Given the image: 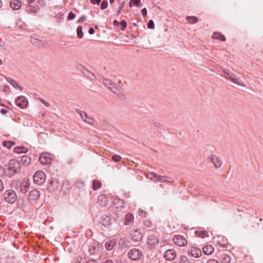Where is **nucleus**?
<instances>
[{"label":"nucleus","instance_id":"nucleus-42","mask_svg":"<svg viewBox=\"0 0 263 263\" xmlns=\"http://www.w3.org/2000/svg\"><path fill=\"white\" fill-rule=\"evenodd\" d=\"M108 6V2L106 0H104L101 5V9L104 10L106 9Z\"/></svg>","mask_w":263,"mask_h":263},{"label":"nucleus","instance_id":"nucleus-21","mask_svg":"<svg viewBox=\"0 0 263 263\" xmlns=\"http://www.w3.org/2000/svg\"><path fill=\"white\" fill-rule=\"evenodd\" d=\"M134 221V216L132 213H127L125 217L124 224L125 226H129Z\"/></svg>","mask_w":263,"mask_h":263},{"label":"nucleus","instance_id":"nucleus-39","mask_svg":"<svg viewBox=\"0 0 263 263\" xmlns=\"http://www.w3.org/2000/svg\"><path fill=\"white\" fill-rule=\"evenodd\" d=\"M77 32L78 37L79 39H81L83 36L82 26H79L78 27L77 30Z\"/></svg>","mask_w":263,"mask_h":263},{"label":"nucleus","instance_id":"nucleus-10","mask_svg":"<svg viewBox=\"0 0 263 263\" xmlns=\"http://www.w3.org/2000/svg\"><path fill=\"white\" fill-rule=\"evenodd\" d=\"M99 221L102 225L106 227L111 224L112 219L109 214L104 213L101 215Z\"/></svg>","mask_w":263,"mask_h":263},{"label":"nucleus","instance_id":"nucleus-44","mask_svg":"<svg viewBox=\"0 0 263 263\" xmlns=\"http://www.w3.org/2000/svg\"><path fill=\"white\" fill-rule=\"evenodd\" d=\"M121 159V157L118 155H115L112 157V160L115 162H118Z\"/></svg>","mask_w":263,"mask_h":263},{"label":"nucleus","instance_id":"nucleus-19","mask_svg":"<svg viewBox=\"0 0 263 263\" xmlns=\"http://www.w3.org/2000/svg\"><path fill=\"white\" fill-rule=\"evenodd\" d=\"M113 203L115 208L117 209H122L124 208L125 206V203L124 201L120 198L115 199Z\"/></svg>","mask_w":263,"mask_h":263},{"label":"nucleus","instance_id":"nucleus-25","mask_svg":"<svg viewBox=\"0 0 263 263\" xmlns=\"http://www.w3.org/2000/svg\"><path fill=\"white\" fill-rule=\"evenodd\" d=\"M212 38L213 39L220 40L221 41H225L226 38L223 35L219 32H215L213 33L212 35Z\"/></svg>","mask_w":263,"mask_h":263},{"label":"nucleus","instance_id":"nucleus-38","mask_svg":"<svg viewBox=\"0 0 263 263\" xmlns=\"http://www.w3.org/2000/svg\"><path fill=\"white\" fill-rule=\"evenodd\" d=\"M101 186V183L98 181V180H95L93 181V189L94 190H98V189L100 188Z\"/></svg>","mask_w":263,"mask_h":263},{"label":"nucleus","instance_id":"nucleus-51","mask_svg":"<svg viewBox=\"0 0 263 263\" xmlns=\"http://www.w3.org/2000/svg\"><path fill=\"white\" fill-rule=\"evenodd\" d=\"M101 1V0H90V2L92 4H97L98 5H99Z\"/></svg>","mask_w":263,"mask_h":263},{"label":"nucleus","instance_id":"nucleus-55","mask_svg":"<svg viewBox=\"0 0 263 263\" xmlns=\"http://www.w3.org/2000/svg\"><path fill=\"white\" fill-rule=\"evenodd\" d=\"M88 32L90 34H92L94 33L95 32V30H94V29L93 28H90L89 30H88Z\"/></svg>","mask_w":263,"mask_h":263},{"label":"nucleus","instance_id":"nucleus-53","mask_svg":"<svg viewBox=\"0 0 263 263\" xmlns=\"http://www.w3.org/2000/svg\"><path fill=\"white\" fill-rule=\"evenodd\" d=\"M141 3V0H134L133 4L135 5L138 6Z\"/></svg>","mask_w":263,"mask_h":263},{"label":"nucleus","instance_id":"nucleus-22","mask_svg":"<svg viewBox=\"0 0 263 263\" xmlns=\"http://www.w3.org/2000/svg\"><path fill=\"white\" fill-rule=\"evenodd\" d=\"M107 197L105 195H101L98 197V203L101 206H105L108 203Z\"/></svg>","mask_w":263,"mask_h":263},{"label":"nucleus","instance_id":"nucleus-35","mask_svg":"<svg viewBox=\"0 0 263 263\" xmlns=\"http://www.w3.org/2000/svg\"><path fill=\"white\" fill-rule=\"evenodd\" d=\"M14 145V143L10 141H4L3 142V145L4 147H7L8 149H10L12 147V146Z\"/></svg>","mask_w":263,"mask_h":263},{"label":"nucleus","instance_id":"nucleus-46","mask_svg":"<svg viewBox=\"0 0 263 263\" xmlns=\"http://www.w3.org/2000/svg\"><path fill=\"white\" fill-rule=\"evenodd\" d=\"M124 5H125V2H122L121 4V5L119 7V9L117 12V15H118L120 13V11H121L122 9L123 8V7L124 6Z\"/></svg>","mask_w":263,"mask_h":263},{"label":"nucleus","instance_id":"nucleus-1","mask_svg":"<svg viewBox=\"0 0 263 263\" xmlns=\"http://www.w3.org/2000/svg\"><path fill=\"white\" fill-rule=\"evenodd\" d=\"M21 166L20 162L15 159L11 160L8 164V168H5L0 167V173L4 174L6 176L11 177L20 172Z\"/></svg>","mask_w":263,"mask_h":263},{"label":"nucleus","instance_id":"nucleus-48","mask_svg":"<svg viewBox=\"0 0 263 263\" xmlns=\"http://www.w3.org/2000/svg\"><path fill=\"white\" fill-rule=\"evenodd\" d=\"M75 17V14L72 12H70L68 16V20H73Z\"/></svg>","mask_w":263,"mask_h":263},{"label":"nucleus","instance_id":"nucleus-28","mask_svg":"<svg viewBox=\"0 0 263 263\" xmlns=\"http://www.w3.org/2000/svg\"><path fill=\"white\" fill-rule=\"evenodd\" d=\"M180 263H193L192 259L185 255H181L180 257Z\"/></svg>","mask_w":263,"mask_h":263},{"label":"nucleus","instance_id":"nucleus-15","mask_svg":"<svg viewBox=\"0 0 263 263\" xmlns=\"http://www.w3.org/2000/svg\"><path fill=\"white\" fill-rule=\"evenodd\" d=\"M164 257L167 260H174L176 257V251L174 249L167 250L165 252Z\"/></svg>","mask_w":263,"mask_h":263},{"label":"nucleus","instance_id":"nucleus-33","mask_svg":"<svg viewBox=\"0 0 263 263\" xmlns=\"http://www.w3.org/2000/svg\"><path fill=\"white\" fill-rule=\"evenodd\" d=\"M186 20L188 21V22L190 23V24H195L196 22H197L198 21V18L196 16H187L186 17Z\"/></svg>","mask_w":263,"mask_h":263},{"label":"nucleus","instance_id":"nucleus-60","mask_svg":"<svg viewBox=\"0 0 263 263\" xmlns=\"http://www.w3.org/2000/svg\"><path fill=\"white\" fill-rule=\"evenodd\" d=\"M133 1L134 0H130L129 2V6L130 7H133Z\"/></svg>","mask_w":263,"mask_h":263},{"label":"nucleus","instance_id":"nucleus-12","mask_svg":"<svg viewBox=\"0 0 263 263\" xmlns=\"http://www.w3.org/2000/svg\"><path fill=\"white\" fill-rule=\"evenodd\" d=\"M173 241L175 245L183 247L187 244V241L185 238L180 235H176L173 238Z\"/></svg>","mask_w":263,"mask_h":263},{"label":"nucleus","instance_id":"nucleus-50","mask_svg":"<svg viewBox=\"0 0 263 263\" xmlns=\"http://www.w3.org/2000/svg\"><path fill=\"white\" fill-rule=\"evenodd\" d=\"M86 19V16H85V15H83V16H82L79 19V20L78 21V23H81L83 21H85Z\"/></svg>","mask_w":263,"mask_h":263},{"label":"nucleus","instance_id":"nucleus-23","mask_svg":"<svg viewBox=\"0 0 263 263\" xmlns=\"http://www.w3.org/2000/svg\"><path fill=\"white\" fill-rule=\"evenodd\" d=\"M214 251L213 247L211 245H206L203 247V253L207 255L212 254Z\"/></svg>","mask_w":263,"mask_h":263},{"label":"nucleus","instance_id":"nucleus-45","mask_svg":"<svg viewBox=\"0 0 263 263\" xmlns=\"http://www.w3.org/2000/svg\"><path fill=\"white\" fill-rule=\"evenodd\" d=\"M155 27V24L154 22L152 20H150L147 23V27L150 29H154Z\"/></svg>","mask_w":263,"mask_h":263},{"label":"nucleus","instance_id":"nucleus-62","mask_svg":"<svg viewBox=\"0 0 263 263\" xmlns=\"http://www.w3.org/2000/svg\"><path fill=\"white\" fill-rule=\"evenodd\" d=\"M114 1H115V0H110L109 2H110V3L112 4L114 2Z\"/></svg>","mask_w":263,"mask_h":263},{"label":"nucleus","instance_id":"nucleus-30","mask_svg":"<svg viewBox=\"0 0 263 263\" xmlns=\"http://www.w3.org/2000/svg\"><path fill=\"white\" fill-rule=\"evenodd\" d=\"M30 41L33 44L37 47H41L43 45V44L42 43V42L34 37H31Z\"/></svg>","mask_w":263,"mask_h":263},{"label":"nucleus","instance_id":"nucleus-29","mask_svg":"<svg viewBox=\"0 0 263 263\" xmlns=\"http://www.w3.org/2000/svg\"><path fill=\"white\" fill-rule=\"evenodd\" d=\"M159 176V175L157 174L156 173L150 172V173H147V177L148 178H149L152 180H153V179H154L155 180H154V181H157V180L158 179Z\"/></svg>","mask_w":263,"mask_h":263},{"label":"nucleus","instance_id":"nucleus-63","mask_svg":"<svg viewBox=\"0 0 263 263\" xmlns=\"http://www.w3.org/2000/svg\"><path fill=\"white\" fill-rule=\"evenodd\" d=\"M3 64L2 60L0 59V65H2Z\"/></svg>","mask_w":263,"mask_h":263},{"label":"nucleus","instance_id":"nucleus-36","mask_svg":"<svg viewBox=\"0 0 263 263\" xmlns=\"http://www.w3.org/2000/svg\"><path fill=\"white\" fill-rule=\"evenodd\" d=\"M169 178L165 176H159V177L158 178V179L157 180V181L160 182H163L165 181H170L169 180Z\"/></svg>","mask_w":263,"mask_h":263},{"label":"nucleus","instance_id":"nucleus-26","mask_svg":"<svg viewBox=\"0 0 263 263\" xmlns=\"http://www.w3.org/2000/svg\"><path fill=\"white\" fill-rule=\"evenodd\" d=\"M31 158L26 155H24L21 157V162L25 165H29L31 163Z\"/></svg>","mask_w":263,"mask_h":263},{"label":"nucleus","instance_id":"nucleus-16","mask_svg":"<svg viewBox=\"0 0 263 263\" xmlns=\"http://www.w3.org/2000/svg\"><path fill=\"white\" fill-rule=\"evenodd\" d=\"M192 256L195 258H198L202 255V252L199 248L196 247H192L189 251Z\"/></svg>","mask_w":263,"mask_h":263},{"label":"nucleus","instance_id":"nucleus-54","mask_svg":"<svg viewBox=\"0 0 263 263\" xmlns=\"http://www.w3.org/2000/svg\"><path fill=\"white\" fill-rule=\"evenodd\" d=\"M141 13L143 16H145L147 14V10L146 8H143L141 10Z\"/></svg>","mask_w":263,"mask_h":263},{"label":"nucleus","instance_id":"nucleus-9","mask_svg":"<svg viewBox=\"0 0 263 263\" xmlns=\"http://www.w3.org/2000/svg\"><path fill=\"white\" fill-rule=\"evenodd\" d=\"M208 160H209L214 166L215 168L218 169L221 166L222 161L218 157L214 155H212L208 157Z\"/></svg>","mask_w":263,"mask_h":263},{"label":"nucleus","instance_id":"nucleus-4","mask_svg":"<svg viewBox=\"0 0 263 263\" xmlns=\"http://www.w3.org/2000/svg\"><path fill=\"white\" fill-rule=\"evenodd\" d=\"M45 174L42 171L36 172L33 176V181L39 185H42L45 181Z\"/></svg>","mask_w":263,"mask_h":263},{"label":"nucleus","instance_id":"nucleus-61","mask_svg":"<svg viewBox=\"0 0 263 263\" xmlns=\"http://www.w3.org/2000/svg\"><path fill=\"white\" fill-rule=\"evenodd\" d=\"M118 84H119V86H120V84L122 85V83H121V80H119L118 81Z\"/></svg>","mask_w":263,"mask_h":263},{"label":"nucleus","instance_id":"nucleus-3","mask_svg":"<svg viewBox=\"0 0 263 263\" xmlns=\"http://www.w3.org/2000/svg\"><path fill=\"white\" fill-rule=\"evenodd\" d=\"M3 196L5 201L10 203H14L17 199L15 192L12 190H8L5 191Z\"/></svg>","mask_w":263,"mask_h":263},{"label":"nucleus","instance_id":"nucleus-24","mask_svg":"<svg viewBox=\"0 0 263 263\" xmlns=\"http://www.w3.org/2000/svg\"><path fill=\"white\" fill-rule=\"evenodd\" d=\"M221 263H230L231 260L230 256L226 254H222L219 257Z\"/></svg>","mask_w":263,"mask_h":263},{"label":"nucleus","instance_id":"nucleus-20","mask_svg":"<svg viewBox=\"0 0 263 263\" xmlns=\"http://www.w3.org/2000/svg\"><path fill=\"white\" fill-rule=\"evenodd\" d=\"M10 6L13 10H18L21 8L22 6L21 0H11L10 3Z\"/></svg>","mask_w":263,"mask_h":263},{"label":"nucleus","instance_id":"nucleus-43","mask_svg":"<svg viewBox=\"0 0 263 263\" xmlns=\"http://www.w3.org/2000/svg\"><path fill=\"white\" fill-rule=\"evenodd\" d=\"M146 213L143 210L139 209L138 210V215L139 216L141 217H145Z\"/></svg>","mask_w":263,"mask_h":263},{"label":"nucleus","instance_id":"nucleus-2","mask_svg":"<svg viewBox=\"0 0 263 263\" xmlns=\"http://www.w3.org/2000/svg\"><path fill=\"white\" fill-rule=\"evenodd\" d=\"M223 72L226 74V79L230 80L232 83L238 86H246L245 83L229 70L225 69L223 70Z\"/></svg>","mask_w":263,"mask_h":263},{"label":"nucleus","instance_id":"nucleus-58","mask_svg":"<svg viewBox=\"0 0 263 263\" xmlns=\"http://www.w3.org/2000/svg\"><path fill=\"white\" fill-rule=\"evenodd\" d=\"M113 24L114 25L119 27V22L117 21V20H115L113 22Z\"/></svg>","mask_w":263,"mask_h":263},{"label":"nucleus","instance_id":"nucleus-11","mask_svg":"<svg viewBox=\"0 0 263 263\" xmlns=\"http://www.w3.org/2000/svg\"><path fill=\"white\" fill-rule=\"evenodd\" d=\"M39 160L42 164L46 165L51 163L52 159L50 154L46 153L40 155Z\"/></svg>","mask_w":263,"mask_h":263},{"label":"nucleus","instance_id":"nucleus-41","mask_svg":"<svg viewBox=\"0 0 263 263\" xmlns=\"http://www.w3.org/2000/svg\"><path fill=\"white\" fill-rule=\"evenodd\" d=\"M127 24L126 22L124 20H122L120 23H119V27L120 29L122 31L124 30L125 28L126 27Z\"/></svg>","mask_w":263,"mask_h":263},{"label":"nucleus","instance_id":"nucleus-49","mask_svg":"<svg viewBox=\"0 0 263 263\" xmlns=\"http://www.w3.org/2000/svg\"><path fill=\"white\" fill-rule=\"evenodd\" d=\"M39 100L44 104L46 106H48L49 105V104L48 102H46V101H45L44 100H43V99H39Z\"/></svg>","mask_w":263,"mask_h":263},{"label":"nucleus","instance_id":"nucleus-17","mask_svg":"<svg viewBox=\"0 0 263 263\" xmlns=\"http://www.w3.org/2000/svg\"><path fill=\"white\" fill-rule=\"evenodd\" d=\"M158 242L159 240L156 234H151L147 238V243L150 246H155Z\"/></svg>","mask_w":263,"mask_h":263},{"label":"nucleus","instance_id":"nucleus-27","mask_svg":"<svg viewBox=\"0 0 263 263\" xmlns=\"http://www.w3.org/2000/svg\"><path fill=\"white\" fill-rule=\"evenodd\" d=\"M7 82H8L13 87L17 88L21 90H22L23 88L19 86L17 83L13 79L8 78L6 79Z\"/></svg>","mask_w":263,"mask_h":263},{"label":"nucleus","instance_id":"nucleus-59","mask_svg":"<svg viewBox=\"0 0 263 263\" xmlns=\"http://www.w3.org/2000/svg\"><path fill=\"white\" fill-rule=\"evenodd\" d=\"M8 112V111L7 110H5L4 109H2L1 110V112L3 114H6L7 112Z\"/></svg>","mask_w":263,"mask_h":263},{"label":"nucleus","instance_id":"nucleus-64","mask_svg":"<svg viewBox=\"0 0 263 263\" xmlns=\"http://www.w3.org/2000/svg\"><path fill=\"white\" fill-rule=\"evenodd\" d=\"M2 8V1L0 0V9Z\"/></svg>","mask_w":263,"mask_h":263},{"label":"nucleus","instance_id":"nucleus-56","mask_svg":"<svg viewBox=\"0 0 263 263\" xmlns=\"http://www.w3.org/2000/svg\"><path fill=\"white\" fill-rule=\"evenodd\" d=\"M84 121L85 122L88 123V124H89L90 125H92L93 124V122H92V121H93V120H89L88 119V121H87L86 119H84Z\"/></svg>","mask_w":263,"mask_h":263},{"label":"nucleus","instance_id":"nucleus-8","mask_svg":"<svg viewBox=\"0 0 263 263\" xmlns=\"http://www.w3.org/2000/svg\"><path fill=\"white\" fill-rule=\"evenodd\" d=\"M28 6L27 7V10L29 13H36L40 10V7L37 4L33 5L35 0H26Z\"/></svg>","mask_w":263,"mask_h":263},{"label":"nucleus","instance_id":"nucleus-40","mask_svg":"<svg viewBox=\"0 0 263 263\" xmlns=\"http://www.w3.org/2000/svg\"><path fill=\"white\" fill-rule=\"evenodd\" d=\"M105 248L108 250H111L114 248V243L111 241L106 242L105 244Z\"/></svg>","mask_w":263,"mask_h":263},{"label":"nucleus","instance_id":"nucleus-18","mask_svg":"<svg viewBox=\"0 0 263 263\" xmlns=\"http://www.w3.org/2000/svg\"><path fill=\"white\" fill-rule=\"evenodd\" d=\"M132 239L136 241H139L142 238V235L140 231L138 229H136L132 232L131 234Z\"/></svg>","mask_w":263,"mask_h":263},{"label":"nucleus","instance_id":"nucleus-47","mask_svg":"<svg viewBox=\"0 0 263 263\" xmlns=\"http://www.w3.org/2000/svg\"><path fill=\"white\" fill-rule=\"evenodd\" d=\"M119 217V214L118 213H115L112 215L111 219H112V221H115L117 219H118Z\"/></svg>","mask_w":263,"mask_h":263},{"label":"nucleus","instance_id":"nucleus-32","mask_svg":"<svg viewBox=\"0 0 263 263\" xmlns=\"http://www.w3.org/2000/svg\"><path fill=\"white\" fill-rule=\"evenodd\" d=\"M76 111H77V112L78 114H80L81 117L82 118V119L84 120V119H88L89 120H92V118H90V117H88L87 116V114L84 112V111H82L79 109H77Z\"/></svg>","mask_w":263,"mask_h":263},{"label":"nucleus","instance_id":"nucleus-13","mask_svg":"<svg viewBox=\"0 0 263 263\" xmlns=\"http://www.w3.org/2000/svg\"><path fill=\"white\" fill-rule=\"evenodd\" d=\"M16 105L21 108H25L28 105V100L24 96L18 97L15 100Z\"/></svg>","mask_w":263,"mask_h":263},{"label":"nucleus","instance_id":"nucleus-52","mask_svg":"<svg viewBox=\"0 0 263 263\" xmlns=\"http://www.w3.org/2000/svg\"><path fill=\"white\" fill-rule=\"evenodd\" d=\"M206 263H219V262L216 259H211L209 260Z\"/></svg>","mask_w":263,"mask_h":263},{"label":"nucleus","instance_id":"nucleus-31","mask_svg":"<svg viewBox=\"0 0 263 263\" xmlns=\"http://www.w3.org/2000/svg\"><path fill=\"white\" fill-rule=\"evenodd\" d=\"M28 149L24 147H16L14 149V152L18 154L26 153Z\"/></svg>","mask_w":263,"mask_h":263},{"label":"nucleus","instance_id":"nucleus-5","mask_svg":"<svg viewBox=\"0 0 263 263\" xmlns=\"http://www.w3.org/2000/svg\"><path fill=\"white\" fill-rule=\"evenodd\" d=\"M15 189L23 194H25L28 191L29 185L26 183H21L18 180H15L13 182Z\"/></svg>","mask_w":263,"mask_h":263},{"label":"nucleus","instance_id":"nucleus-6","mask_svg":"<svg viewBox=\"0 0 263 263\" xmlns=\"http://www.w3.org/2000/svg\"><path fill=\"white\" fill-rule=\"evenodd\" d=\"M103 83L111 91L115 93H118L120 92V89L116 87V84L108 79H103Z\"/></svg>","mask_w":263,"mask_h":263},{"label":"nucleus","instance_id":"nucleus-34","mask_svg":"<svg viewBox=\"0 0 263 263\" xmlns=\"http://www.w3.org/2000/svg\"><path fill=\"white\" fill-rule=\"evenodd\" d=\"M195 234H196V236L202 237V238H204V237H206L208 236V233L206 231H202V232L196 231Z\"/></svg>","mask_w":263,"mask_h":263},{"label":"nucleus","instance_id":"nucleus-7","mask_svg":"<svg viewBox=\"0 0 263 263\" xmlns=\"http://www.w3.org/2000/svg\"><path fill=\"white\" fill-rule=\"evenodd\" d=\"M129 258L133 260L140 259L142 256V252L137 249H133L128 253Z\"/></svg>","mask_w":263,"mask_h":263},{"label":"nucleus","instance_id":"nucleus-57","mask_svg":"<svg viewBox=\"0 0 263 263\" xmlns=\"http://www.w3.org/2000/svg\"><path fill=\"white\" fill-rule=\"evenodd\" d=\"M4 189L3 183L2 181L0 179V192Z\"/></svg>","mask_w":263,"mask_h":263},{"label":"nucleus","instance_id":"nucleus-37","mask_svg":"<svg viewBox=\"0 0 263 263\" xmlns=\"http://www.w3.org/2000/svg\"><path fill=\"white\" fill-rule=\"evenodd\" d=\"M85 74L91 80H95L96 79V77L95 74L87 70Z\"/></svg>","mask_w":263,"mask_h":263},{"label":"nucleus","instance_id":"nucleus-14","mask_svg":"<svg viewBox=\"0 0 263 263\" xmlns=\"http://www.w3.org/2000/svg\"><path fill=\"white\" fill-rule=\"evenodd\" d=\"M40 192L36 190H33L29 192L28 199L30 202H35L39 199Z\"/></svg>","mask_w":263,"mask_h":263}]
</instances>
